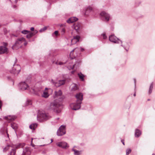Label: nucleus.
Returning a JSON list of instances; mask_svg holds the SVG:
<instances>
[{
	"mask_svg": "<svg viewBox=\"0 0 155 155\" xmlns=\"http://www.w3.org/2000/svg\"><path fill=\"white\" fill-rule=\"evenodd\" d=\"M47 107L48 110H52L54 113L58 114L61 112L62 104L61 102L58 100H55L48 104Z\"/></svg>",
	"mask_w": 155,
	"mask_h": 155,
	"instance_id": "f257e3e1",
	"label": "nucleus"
},
{
	"mask_svg": "<svg viewBox=\"0 0 155 155\" xmlns=\"http://www.w3.org/2000/svg\"><path fill=\"white\" fill-rule=\"evenodd\" d=\"M83 96L82 94L81 93H78L76 95L75 97L77 99L76 103H71L70 105L72 110H76L80 109L81 104L83 100Z\"/></svg>",
	"mask_w": 155,
	"mask_h": 155,
	"instance_id": "f03ea898",
	"label": "nucleus"
},
{
	"mask_svg": "<svg viewBox=\"0 0 155 155\" xmlns=\"http://www.w3.org/2000/svg\"><path fill=\"white\" fill-rule=\"evenodd\" d=\"M25 145V144L24 143H20L18 145L15 146H14L12 145H8L4 148L3 150L4 152H6L9 149L10 147H11L12 148L11 149V151L9 153V155H15L16 149L20 148H22Z\"/></svg>",
	"mask_w": 155,
	"mask_h": 155,
	"instance_id": "7ed1b4c3",
	"label": "nucleus"
},
{
	"mask_svg": "<svg viewBox=\"0 0 155 155\" xmlns=\"http://www.w3.org/2000/svg\"><path fill=\"white\" fill-rule=\"evenodd\" d=\"M25 145V144L24 143H20L18 145L15 146H14L12 145H8L4 148L3 150L4 152H6L9 149L10 147H11L12 148L11 149V151L9 153V155H15L16 149L20 148H22Z\"/></svg>",
	"mask_w": 155,
	"mask_h": 155,
	"instance_id": "20e7f679",
	"label": "nucleus"
},
{
	"mask_svg": "<svg viewBox=\"0 0 155 155\" xmlns=\"http://www.w3.org/2000/svg\"><path fill=\"white\" fill-rule=\"evenodd\" d=\"M25 41V39L23 38H21L18 39L15 41V44L12 47V48L14 50L18 49L21 47L20 45Z\"/></svg>",
	"mask_w": 155,
	"mask_h": 155,
	"instance_id": "39448f33",
	"label": "nucleus"
},
{
	"mask_svg": "<svg viewBox=\"0 0 155 155\" xmlns=\"http://www.w3.org/2000/svg\"><path fill=\"white\" fill-rule=\"evenodd\" d=\"M100 15L101 19L104 21L107 22L111 19L110 15L104 11L102 12Z\"/></svg>",
	"mask_w": 155,
	"mask_h": 155,
	"instance_id": "423d86ee",
	"label": "nucleus"
},
{
	"mask_svg": "<svg viewBox=\"0 0 155 155\" xmlns=\"http://www.w3.org/2000/svg\"><path fill=\"white\" fill-rule=\"evenodd\" d=\"M21 68L18 64H14L12 70L10 71L11 73L14 74H18L20 71Z\"/></svg>",
	"mask_w": 155,
	"mask_h": 155,
	"instance_id": "0eeeda50",
	"label": "nucleus"
},
{
	"mask_svg": "<svg viewBox=\"0 0 155 155\" xmlns=\"http://www.w3.org/2000/svg\"><path fill=\"white\" fill-rule=\"evenodd\" d=\"M37 117H40L45 120H47L51 117L48 114L45 113L44 111L40 112L38 114Z\"/></svg>",
	"mask_w": 155,
	"mask_h": 155,
	"instance_id": "6e6552de",
	"label": "nucleus"
},
{
	"mask_svg": "<svg viewBox=\"0 0 155 155\" xmlns=\"http://www.w3.org/2000/svg\"><path fill=\"white\" fill-rule=\"evenodd\" d=\"M65 126L64 125H61L57 131V135L58 136H61L65 134Z\"/></svg>",
	"mask_w": 155,
	"mask_h": 155,
	"instance_id": "1a4fd4ad",
	"label": "nucleus"
},
{
	"mask_svg": "<svg viewBox=\"0 0 155 155\" xmlns=\"http://www.w3.org/2000/svg\"><path fill=\"white\" fill-rule=\"evenodd\" d=\"M109 40L110 41L114 43H119L120 42L121 44L122 43V41L115 36L114 35H110L109 36Z\"/></svg>",
	"mask_w": 155,
	"mask_h": 155,
	"instance_id": "9d476101",
	"label": "nucleus"
},
{
	"mask_svg": "<svg viewBox=\"0 0 155 155\" xmlns=\"http://www.w3.org/2000/svg\"><path fill=\"white\" fill-rule=\"evenodd\" d=\"M20 88L22 90H28L29 86L25 81L21 82L19 84Z\"/></svg>",
	"mask_w": 155,
	"mask_h": 155,
	"instance_id": "9b49d317",
	"label": "nucleus"
},
{
	"mask_svg": "<svg viewBox=\"0 0 155 155\" xmlns=\"http://www.w3.org/2000/svg\"><path fill=\"white\" fill-rule=\"evenodd\" d=\"M56 144L59 147L64 149H66L69 147V146L68 143L65 142H58L56 143Z\"/></svg>",
	"mask_w": 155,
	"mask_h": 155,
	"instance_id": "f8f14e48",
	"label": "nucleus"
},
{
	"mask_svg": "<svg viewBox=\"0 0 155 155\" xmlns=\"http://www.w3.org/2000/svg\"><path fill=\"white\" fill-rule=\"evenodd\" d=\"M80 37L79 35H76L73 37V38L71 40V44L73 45L76 44L77 42L79 41Z\"/></svg>",
	"mask_w": 155,
	"mask_h": 155,
	"instance_id": "ddd939ff",
	"label": "nucleus"
},
{
	"mask_svg": "<svg viewBox=\"0 0 155 155\" xmlns=\"http://www.w3.org/2000/svg\"><path fill=\"white\" fill-rule=\"evenodd\" d=\"M65 82V80H60L56 82L55 83L53 82V83L54 84V85L56 87H57L63 85L64 84Z\"/></svg>",
	"mask_w": 155,
	"mask_h": 155,
	"instance_id": "4468645a",
	"label": "nucleus"
},
{
	"mask_svg": "<svg viewBox=\"0 0 155 155\" xmlns=\"http://www.w3.org/2000/svg\"><path fill=\"white\" fill-rule=\"evenodd\" d=\"M8 51L7 48L5 46L0 47V54L6 53Z\"/></svg>",
	"mask_w": 155,
	"mask_h": 155,
	"instance_id": "2eb2a0df",
	"label": "nucleus"
},
{
	"mask_svg": "<svg viewBox=\"0 0 155 155\" xmlns=\"http://www.w3.org/2000/svg\"><path fill=\"white\" fill-rule=\"evenodd\" d=\"M5 118L9 123L14 120L16 118V117L15 116H9L5 117Z\"/></svg>",
	"mask_w": 155,
	"mask_h": 155,
	"instance_id": "dca6fc26",
	"label": "nucleus"
},
{
	"mask_svg": "<svg viewBox=\"0 0 155 155\" xmlns=\"http://www.w3.org/2000/svg\"><path fill=\"white\" fill-rule=\"evenodd\" d=\"M30 149L28 147H26L24 149L23 153L21 155H30Z\"/></svg>",
	"mask_w": 155,
	"mask_h": 155,
	"instance_id": "f3484780",
	"label": "nucleus"
},
{
	"mask_svg": "<svg viewBox=\"0 0 155 155\" xmlns=\"http://www.w3.org/2000/svg\"><path fill=\"white\" fill-rule=\"evenodd\" d=\"M78 19L75 17H71L67 21V22L68 23H72L77 21Z\"/></svg>",
	"mask_w": 155,
	"mask_h": 155,
	"instance_id": "a211bd4d",
	"label": "nucleus"
},
{
	"mask_svg": "<svg viewBox=\"0 0 155 155\" xmlns=\"http://www.w3.org/2000/svg\"><path fill=\"white\" fill-rule=\"evenodd\" d=\"M81 28V25L79 23L75 24L73 26V28L76 30L77 32H78Z\"/></svg>",
	"mask_w": 155,
	"mask_h": 155,
	"instance_id": "6ab92c4d",
	"label": "nucleus"
},
{
	"mask_svg": "<svg viewBox=\"0 0 155 155\" xmlns=\"http://www.w3.org/2000/svg\"><path fill=\"white\" fill-rule=\"evenodd\" d=\"M72 151L74 152V155H80L81 154L82 151H78L73 148Z\"/></svg>",
	"mask_w": 155,
	"mask_h": 155,
	"instance_id": "aec40b11",
	"label": "nucleus"
},
{
	"mask_svg": "<svg viewBox=\"0 0 155 155\" xmlns=\"http://www.w3.org/2000/svg\"><path fill=\"white\" fill-rule=\"evenodd\" d=\"M37 127V124L36 123H33L29 126L30 129L34 130Z\"/></svg>",
	"mask_w": 155,
	"mask_h": 155,
	"instance_id": "412c9836",
	"label": "nucleus"
},
{
	"mask_svg": "<svg viewBox=\"0 0 155 155\" xmlns=\"http://www.w3.org/2000/svg\"><path fill=\"white\" fill-rule=\"evenodd\" d=\"M12 128L15 130L18 128V125L15 123H13L11 124Z\"/></svg>",
	"mask_w": 155,
	"mask_h": 155,
	"instance_id": "4be33fe9",
	"label": "nucleus"
},
{
	"mask_svg": "<svg viewBox=\"0 0 155 155\" xmlns=\"http://www.w3.org/2000/svg\"><path fill=\"white\" fill-rule=\"evenodd\" d=\"M35 34V33L30 32L29 31V33L26 35V38H30L33 36Z\"/></svg>",
	"mask_w": 155,
	"mask_h": 155,
	"instance_id": "5701e85b",
	"label": "nucleus"
},
{
	"mask_svg": "<svg viewBox=\"0 0 155 155\" xmlns=\"http://www.w3.org/2000/svg\"><path fill=\"white\" fill-rule=\"evenodd\" d=\"M78 75L81 81H84V76L83 74L81 73H78Z\"/></svg>",
	"mask_w": 155,
	"mask_h": 155,
	"instance_id": "b1692460",
	"label": "nucleus"
},
{
	"mask_svg": "<svg viewBox=\"0 0 155 155\" xmlns=\"http://www.w3.org/2000/svg\"><path fill=\"white\" fill-rule=\"evenodd\" d=\"M49 96V95L48 92L45 91L43 92V94H42V97L45 98L48 97Z\"/></svg>",
	"mask_w": 155,
	"mask_h": 155,
	"instance_id": "393cba45",
	"label": "nucleus"
},
{
	"mask_svg": "<svg viewBox=\"0 0 155 155\" xmlns=\"http://www.w3.org/2000/svg\"><path fill=\"white\" fill-rule=\"evenodd\" d=\"M78 89V88L76 84H73L72 85L71 88V91H74L77 90Z\"/></svg>",
	"mask_w": 155,
	"mask_h": 155,
	"instance_id": "a878e982",
	"label": "nucleus"
},
{
	"mask_svg": "<svg viewBox=\"0 0 155 155\" xmlns=\"http://www.w3.org/2000/svg\"><path fill=\"white\" fill-rule=\"evenodd\" d=\"M92 8L91 7H88L86 9L85 11V15H87L88 13L92 10Z\"/></svg>",
	"mask_w": 155,
	"mask_h": 155,
	"instance_id": "bb28decb",
	"label": "nucleus"
},
{
	"mask_svg": "<svg viewBox=\"0 0 155 155\" xmlns=\"http://www.w3.org/2000/svg\"><path fill=\"white\" fill-rule=\"evenodd\" d=\"M62 92L61 90H59L58 91H55V94L57 96H60L61 95Z\"/></svg>",
	"mask_w": 155,
	"mask_h": 155,
	"instance_id": "cd10ccee",
	"label": "nucleus"
},
{
	"mask_svg": "<svg viewBox=\"0 0 155 155\" xmlns=\"http://www.w3.org/2000/svg\"><path fill=\"white\" fill-rule=\"evenodd\" d=\"M141 134V131L136 129V137H139Z\"/></svg>",
	"mask_w": 155,
	"mask_h": 155,
	"instance_id": "c85d7f7f",
	"label": "nucleus"
},
{
	"mask_svg": "<svg viewBox=\"0 0 155 155\" xmlns=\"http://www.w3.org/2000/svg\"><path fill=\"white\" fill-rule=\"evenodd\" d=\"M77 49H80V50H81V51H84V48H81V47H80V48H74L73 50L71 52V53L70 54V55H71L72 53L75 50H76Z\"/></svg>",
	"mask_w": 155,
	"mask_h": 155,
	"instance_id": "c756f323",
	"label": "nucleus"
},
{
	"mask_svg": "<svg viewBox=\"0 0 155 155\" xmlns=\"http://www.w3.org/2000/svg\"><path fill=\"white\" fill-rule=\"evenodd\" d=\"M32 104V101L31 100H27L26 102V105H31Z\"/></svg>",
	"mask_w": 155,
	"mask_h": 155,
	"instance_id": "7c9ffc66",
	"label": "nucleus"
},
{
	"mask_svg": "<svg viewBox=\"0 0 155 155\" xmlns=\"http://www.w3.org/2000/svg\"><path fill=\"white\" fill-rule=\"evenodd\" d=\"M131 151V150L130 148H127L126 150V154L128 155Z\"/></svg>",
	"mask_w": 155,
	"mask_h": 155,
	"instance_id": "2f4dec72",
	"label": "nucleus"
},
{
	"mask_svg": "<svg viewBox=\"0 0 155 155\" xmlns=\"http://www.w3.org/2000/svg\"><path fill=\"white\" fill-rule=\"evenodd\" d=\"M29 32V31L26 30H24L21 31V33L24 34H27Z\"/></svg>",
	"mask_w": 155,
	"mask_h": 155,
	"instance_id": "473e14b6",
	"label": "nucleus"
},
{
	"mask_svg": "<svg viewBox=\"0 0 155 155\" xmlns=\"http://www.w3.org/2000/svg\"><path fill=\"white\" fill-rule=\"evenodd\" d=\"M47 29V27H44L43 28L41 29L39 31L40 32H42L44 31L45 30Z\"/></svg>",
	"mask_w": 155,
	"mask_h": 155,
	"instance_id": "72a5a7b5",
	"label": "nucleus"
},
{
	"mask_svg": "<svg viewBox=\"0 0 155 155\" xmlns=\"http://www.w3.org/2000/svg\"><path fill=\"white\" fill-rule=\"evenodd\" d=\"M153 83L152 82L150 84L149 89H153Z\"/></svg>",
	"mask_w": 155,
	"mask_h": 155,
	"instance_id": "f704fd0d",
	"label": "nucleus"
},
{
	"mask_svg": "<svg viewBox=\"0 0 155 155\" xmlns=\"http://www.w3.org/2000/svg\"><path fill=\"white\" fill-rule=\"evenodd\" d=\"M41 89H42V88L40 87L38 89L36 88V89H35V90L36 91H38L39 92H41Z\"/></svg>",
	"mask_w": 155,
	"mask_h": 155,
	"instance_id": "c9c22d12",
	"label": "nucleus"
},
{
	"mask_svg": "<svg viewBox=\"0 0 155 155\" xmlns=\"http://www.w3.org/2000/svg\"><path fill=\"white\" fill-rule=\"evenodd\" d=\"M103 37L104 39H106L107 38V36L105 34H102Z\"/></svg>",
	"mask_w": 155,
	"mask_h": 155,
	"instance_id": "e433bc0d",
	"label": "nucleus"
},
{
	"mask_svg": "<svg viewBox=\"0 0 155 155\" xmlns=\"http://www.w3.org/2000/svg\"><path fill=\"white\" fill-rule=\"evenodd\" d=\"M56 64H58L59 65H62V64H64V63L63 62H59V63H58H58L57 62H56Z\"/></svg>",
	"mask_w": 155,
	"mask_h": 155,
	"instance_id": "4c0bfd02",
	"label": "nucleus"
},
{
	"mask_svg": "<svg viewBox=\"0 0 155 155\" xmlns=\"http://www.w3.org/2000/svg\"><path fill=\"white\" fill-rule=\"evenodd\" d=\"M54 34L56 35H58V31H55L54 32Z\"/></svg>",
	"mask_w": 155,
	"mask_h": 155,
	"instance_id": "58836bf2",
	"label": "nucleus"
},
{
	"mask_svg": "<svg viewBox=\"0 0 155 155\" xmlns=\"http://www.w3.org/2000/svg\"><path fill=\"white\" fill-rule=\"evenodd\" d=\"M152 89H149V94H151V93H152Z\"/></svg>",
	"mask_w": 155,
	"mask_h": 155,
	"instance_id": "ea45409f",
	"label": "nucleus"
},
{
	"mask_svg": "<svg viewBox=\"0 0 155 155\" xmlns=\"http://www.w3.org/2000/svg\"><path fill=\"white\" fill-rule=\"evenodd\" d=\"M65 31V29L64 28H62L61 30V32H62L63 33H64Z\"/></svg>",
	"mask_w": 155,
	"mask_h": 155,
	"instance_id": "a19ab883",
	"label": "nucleus"
},
{
	"mask_svg": "<svg viewBox=\"0 0 155 155\" xmlns=\"http://www.w3.org/2000/svg\"><path fill=\"white\" fill-rule=\"evenodd\" d=\"M121 142L124 145H125L124 142V140H121Z\"/></svg>",
	"mask_w": 155,
	"mask_h": 155,
	"instance_id": "79ce46f5",
	"label": "nucleus"
},
{
	"mask_svg": "<svg viewBox=\"0 0 155 155\" xmlns=\"http://www.w3.org/2000/svg\"><path fill=\"white\" fill-rule=\"evenodd\" d=\"M17 61V59L16 58L15 59V61L14 64H16Z\"/></svg>",
	"mask_w": 155,
	"mask_h": 155,
	"instance_id": "37998d69",
	"label": "nucleus"
},
{
	"mask_svg": "<svg viewBox=\"0 0 155 155\" xmlns=\"http://www.w3.org/2000/svg\"><path fill=\"white\" fill-rule=\"evenodd\" d=\"M30 30L31 31H33L34 30V27H31V28Z\"/></svg>",
	"mask_w": 155,
	"mask_h": 155,
	"instance_id": "c03bdc74",
	"label": "nucleus"
},
{
	"mask_svg": "<svg viewBox=\"0 0 155 155\" xmlns=\"http://www.w3.org/2000/svg\"><path fill=\"white\" fill-rule=\"evenodd\" d=\"M2 106V102L0 100V108H1Z\"/></svg>",
	"mask_w": 155,
	"mask_h": 155,
	"instance_id": "a18cd8bd",
	"label": "nucleus"
},
{
	"mask_svg": "<svg viewBox=\"0 0 155 155\" xmlns=\"http://www.w3.org/2000/svg\"><path fill=\"white\" fill-rule=\"evenodd\" d=\"M16 7H17V6L16 5H14L13 6V8H16Z\"/></svg>",
	"mask_w": 155,
	"mask_h": 155,
	"instance_id": "49530a36",
	"label": "nucleus"
},
{
	"mask_svg": "<svg viewBox=\"0 0 155 155\" xmlns=\"http://www.w3.org/2000/svg\"><path fill=\"white\" fill-rule=\"evenodd\" d=\"M27 44V43L26 42H25V43H24V45L25 46H26Z\"/></svg>",
	"mask_w": 155,
	"mask_h": 155,
	"instance_id": "de8ad7c7",
	"label": "nucleus"
},
{
	"mask_svg": "<svg viewBox=\"0 0 155 155\" xmlns=\"http://www.w3.org/2000/svg\"><path fill=\"white\" fill-rule=\"evenodd\" d=\"M75 65H76V64H74L73 65V68H74V67H75Z\"/></svg>",
	"mask_w": 155,
	"mask_h": 155,
	"instance_id": "09e8293b",
	"label": "nucleus"
},
{
	"mask_svg": "<svg viewBox=\"0 0 155 155\" xmlns=\"http://www.w3.org/2000/svg\"><path fill=\"white\" fill-rule=\"evenodd\" d=\"M136 92H134V96H136Z\"/></svg>",
	"mask_w": 155,
	"mask_h": 155,
	"instance_id": "8fccbe9b",
	"label": "nucleus"
},
{
	"mask_svg": "<svg viewBox=\"0 0 155 155\" xmlns=\"http://www.w3.org/2000/svg\"><path fill=\"white\" fill-rule=\"evenodd\" d=\"M35 33L36 34L38 32V31L36 30L35 31Z\"/></svg>",
	"mask_w": 155,
	"mask_h": 155,
	"instance_id": "3c124183",
	"label": "nucleus"
},
{
	"mask_svg": "<svg viewBox=\"0 0 155 155\" xmlns=\"http://www.w3.org/2000/svg\"><path fill=\"white\" fill-rule=\"evenodd\" d=\"M7 137H9V135H8V134L7 133Z\"/></svg>",
	"mask_w": 155,
	"mask_h": 155,
	"instance_id": "603ef678",
	"label": "nucleus"
},
{
	"mask_svg": "<svg viewBox=\"0 0 155 155\" xmlns=\"http://www.w3.org/2000/svg\"><path fill=\"white\" fill-rule=\"evenodd\" d=\"M6 0L7 1H9L10 2H12V1H11V0Z\"/></svg>",
	"mask_w": 155,
	"mask_h": 155,
	"instance_id": "864d4df0",
	"label": "nucleus"
},
{
	"mask_svg": "<svg viewBox=\"0 0 155 155\" xmlns=\"http://www.w3.org/2000/svg\"><path fill=\"white\" fill-rule=\"evenodd\" d=\"M51 143H52L53 142V140L52 139H51Z\"/></svg>",
	"mask_w": 155,
	"mask_h": 155,
	"instance_id": "5fc2aeb1",
	"label": "nucleus"
},
{
	"mask_svg": "<svg viewBox=\"0 0 155 155\" xmlns=\"http://www.w3.org/2000/svg\"><path fill=\"white\" fill-rule=\"evenodd\" d=\"M134 83H135H135H136V81H135V79H134Z\"/></svg>",
	"mask_w": 155,
	"mask_h": 155,
	"instance_id": "6e6d98bb",
	"label": "nucleus"
},
{
	"mask_svg": "<svg viewBox=\"0 0 155 155\" xmlns=\"http://www.w3.org/2000/svg\"><path fill=\"white\" fill-rule=\"evenodd\" d=\"M7 45V44L6 43H5V45L6 46Z\"/></svg>",
	"mask_w": 155,
	"mask_h": 155,
	"instance_id": "4d7b16f0",
	"label": "nucleus"
},
{
	"mask_svg": "<svg viewBox=\"0 0 155 155\" xmlns=\"http://www.w3.org/2000/svg\"><path fill=\"white\" fill-rule=\"evenodd\" d=\"M48 89V88H45V90H46L47 89Z\"/></svg>",
	"mask_w": 155,
	"mask_h": 155,
	"instance_id": "13d9d810",
	"label": "nucleus"
},
{
	"mask_svg": "<svg viewBox=\"0 0 155 155\" xmlns=\"http://www.w3.org/2000/svg\"><path fill=\"white\" fill-rule=\"evenodd\" d=\"M134 135H135V136H136V131L135 132Z\"/></svg>",
	"mask_w": 155,
	"mask_h": 155,
	"instance_id": "bf43d9fd",
	"label": "nucleus"
},
{
	"mask_svg": "<svg viewBox=\"0 0 155 155\" xmlns=\"http://www.w3.org/2000/svg\"><path fill=\"white\" fill-rule=\"evenodd\" d=\"M141 2H139V4H138V5H139L140 4Z\"/></svg>",
	"mask_w": 155,
	"mask_h": 155,
	"instance_id": "052dcab7",
	"label": "nucleus"
},
{
	"mask_svg": "<svg viewBox=\"0 0 155 155\" xmlns=\"http://www.w3.org/2000/svg\"><path fill=\"white\" fill-rule=\"evenodd\" d=\"M152 155H155V154L154 153H153Z\"/></svg>",
	"mask_w": 155,
	"mask_h": 155,
	"instance_id": "680f3d73",
	"label": "nucleus"
},
{
	"mask_svg": "<svg viewBox=\"0 0 155 155\" xmlns=\"http://www.w3.org/2000/svg\"><path fill=\"white\" fill-rule=\"evenodd\" d=\"M74 72V71H72V73H73Z\"/></svg>",
	"mask_w": 155,
	"mask_h": 155,
	"instance_id": "e2e57ef3",
	"label": "nucleus"
},
{
	"mask_svg": "<svg viewBox=\"0 0 155 155\" xmlns=\"http://www.w3.org/2000/svg\"><path fill=\"white\" fill-rule=\"evenodd\" d=\"M76 147L75 146L73 148H75Z\"/></svg>",
	"mask_w": 155,
	"mask_h": 155,
	"instance_id": "0e129e2a",
	"label": "nucleus"
},
{
	"mask_svg": "<svg viewBox=\"0 0 155 155\" xmlns=\"http://www.w3.org/2000/svg\"><path fill=\"white\" fill-rule=\"evenodd\" d=\"M59 119V118H57V119H58V120Z\"/></svg>",
	"mask_w": 155,
	"mask_h": 155,
	"instance_id": "69168bd1",
	"label": "nucleus"
},
{
	"mask_svg": "<svg viewBox=\"0 0 155 155\" xmlns=\"http://www.w3.org/2000/svg\"><path fill=\"white\" fill-rule=\"evenodd\" d=\"M8 79H9V77H8Z\"/></svg>",
	"mask_w": 155,
	"mask_h": 155,
	"instance_id": "338daca9",
	"label": "nucleus"
},
{
	"mask_svg": "<svg viewBox=\"0 0 155 155\" xmlns=\"http://www.w3.org/2000/svg\"><path fill=\"white\" fill-rule=\"evenodd\" d=\"M126 50L127 51V49H126Z\"/></svg>",
	"mask_w": 155,
	"mask_h": 155,
	"instance_id": "774afa93",
	"label": "nucleus"
}]
</instances>
